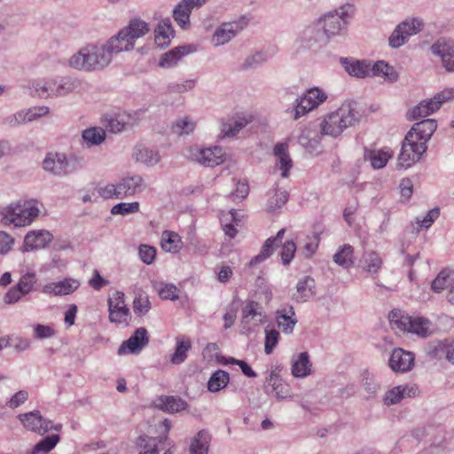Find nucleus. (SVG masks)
Returning <instances> with one entry per match:
<instances>
[{
    "mask_svg": "<svg viewBox=\"0 0 454 454\" xmlns=\"http://www.w3.org/2000/svg\"><path fill=\"white\" fill-rule=\"evenodd\" d=\"M437 129L434 119H425L413 124L406 134L398 156V165L407 168L419 161L427 150V142Z\"/></svg>",
    "mask_w": 454,
    "mask_h": 454,
    "instance_id": "obj_1",
    "label": "nucleus"
},
{
    "mask_svg": "<svg viewBox=\"0 0 454 454\" xmlns=\"http://www.w3.org/2000/svg\"><path fill=\"white\" fill-rule=\"evenodd\" d=\"M31 89L41 98H61L83 89V82L76 77L63 76L37 79Z\"/></svg>",
    "mask_w": 454,
    "mask_h": 454,
    "instance_id": "obj_2",
    "label": "nucleus"
},
{
    "mask_svg": "<svg viewBox=\"0 0 454 454\" xmlns=\"http://www.w3.org/2000/svg\"><path fill=\"white\" fill-rule=\"evenodd\" d=\"M361 118L354 101L343 103L335 112L329 114L321 123V132L333 137L348 127L356 125Z\"/></svg>",
    "mask_w": 454,
    "mask_h": 454,
    "instance_id": "obj_3",
    "label": "nucleus"
},
{
    "mask_svg": "<svg viewBox=\"0 0 454 454\" xmlns=\"http://www.w3.org/2000/svg\"><path fill=\"white\" fill-rule=\"evenodd\" d=\"M113 58L106 43L88 45L69 59V66L77 70L95 71L107 67Z\"/></svg>",
    "mask_w": 454,
    "mask_h": 454,
    "instance_id": "obj_4",
    "label": "nucleus"
},
{
    "mask_svg": "<svg viewBox=\"0 0 454 454\" xmlns=\"http://www.w3.org/2000/svg\"><path fill=\"white\" fill-rule=\"evenodd\" d=\"M388 319L393 330L411 333L422 339L433 335L435 332L434 325L428 318L420 316L411 317L399 309H393L388 315Z\"/></svg>",
    "mask_w": 454,
    "mask_h": 454,
    "instance_id": "obj_5",
    "label": "nucleus"
},
{
    "mask_svg": "<svg viewBox=\"0 0 454 454\" xmlns=\"http://www.w3.org/2000/svg\"><path fill=\"white\" fill-rule=\"evenodd\" d=\"M39 208L33 200L19 201L3 210L2 223L16 227L29 225L39 215Z\"/></svg>",
    "mask_w": 454,
    "mask_h": 454,
    "instance_id": "obj_6",
    "label": "nucleus"
},
{
    "mask_svg": "<svg viewBox=\"0 0 454 454\" xmlns=\"http://www.w3.org/2000/svg\"><path fill=\"white\" fill-rule=\"evenodd\" d=\"M354 13V5L346 4L340 9L325 14L318 23L327 41L340 35L347 28V26Z\"/></svg>",
    "mask_w": 454,
    "mask_h": 454,
    "instance_id": "obj_7",
    "label": "nucleus"
},
{
    "mask_svg": "<svg viewBox=\"0 0 454 454\" xmlns=\"http://www.w3.org/2000/svg\"><path fill=\"white\" fill-rule=\"evenodd\" d=\"M42 168L48 174L64 177L80 168V163L75 156H67L63 153H47L41 163Z\"/></svg>",
    "mask_w": 454,
    "mask_h": 454,
    "instance_id": "obj_8",
    "label": "nucleus"
},
{
    "mask_svg": "<svg viewBox=\"0 0 454 454\" xmlns=\"http://www.w3.org/2000/svg\"><path fill=\"white\" fill-rule=\"evenodd\" d=\"M327 98L326 94L318 88H311L306 90L300 98L295 99V103L291 109H288L294 120H298L309 111L317 108Z\"/></svg>",
    "mask_w": 454,
    "mask_h": 454,
    "instance_id": "obj_9",
    "label": "nucleus"
},
{
    "mask_svg": "<svg viewBox=\"0 0 454 454\" xmlns=\"http://www.w3.org/2000/svg\"><path fill=\"white\" fill-rule=\"evenodd\" d=\"M19 419L27 429L40 434H44L52 429L59 431L62 427L61 424L54 425L52 421L43 418L38 411L20 414Z\"/></svg>",
    "mask_w": 454,
    "mask_h": 454,
    "instance_id": "obj_10",
    "label": "nucleus"
},
{
    "mask_svg": "<svg viewBox=\"0 0 454 454\" xmlns=\"http://www.w3.org/2000/svg\"><path fill=\"white\" fill-rule=\"evenodd\" d=\"M109 320L115 324H128L129 309L125 304V295L121 291H115L108 298Z\"/></svg>",
    "mask_w": 454,
    "mask_h": 454,
    "instance_id": "obj_11",
    "label": "nucleus"
},
{
    "mask_svg": "<svg viewBox=\"0 0 454 454\" xmlns=\"http://www.w3.org/2000/svg\"><path fill=\"white\" fill-rule=\"evenodd\" d=\"M149 343L147 330L144 327L137 328L134 333L118 348V355L139 354L141 350Z\"/></svg>",
    "mask_w": 454,
    "mask_h": 454,
    "instance_id": "obj_12",
    "label": "nucleus"
},
{
    "mask_svg": "<svg viewBox=\"0 0 454 454\" xmlns=\"http://www.w3.org/2000/svg\"><path fill=\"white\" fill-rule=\"evenodd\" d=\"M415 356L411 351L395 348L388 360V365L395 372H406L412 369Z\"/></svg>",
    "mask_w": 454,
    "mask_h": 454,
    "instance_id": "obj_13",
    "label": "nucleus"
},
{
    "mask_svg": "<svg viewBox=\"0 0 454 454\" xmlns=\"http://www.w3.org/2000/svg\"><path fill=\"white\" fill-rule=\"evenodd\" d=\"M117 184L119 189V194L117 195L118 200H122L137 193H140L146 187L144 179L138 175L124 176Z\"/></svg>",
    "mask_w": 454,
    "mask_h": 454,
    "instance_id": "obj_14",
    "label": "nucleus"
},
{
    "mask_svg": "<svg viewBox=\"0 0 454 454\" xmlns=\"http://www.w3.org/2000/svg\"><path fill=\"white\" fill-rule=\"evenodd\" d=\"M275 319L278 326L286 334L293 333L298 323L294 309L290 304H283L275 312Z\"/></svg>",
    "mask_w": 454,
    "mask_h": 454,
    "instance_id": "obj_15",
    "label": "nucleus"
},
{
    "mask_svg": "<svg viewBox=\"0 0 454 454\" xmlns=\"http://www.w3.org/2000/svg\"><path fill=\"white\" fill-rule=\"evenodd\" d=\"M244 28L240 21L223 23L214 33L212 41L215 46H220L230 42Z\"/></svg>",
    "mask_w": 454,
    "mask_h": 454,
    "instance_id": "obj_16",
    "label": "nucleus"
},
{
    "mask_svg": "<svg viewBox=\"0 0 454 454\" xmlns=\"http://www.w3.org/2000/svg\"><path fill=\"white\" fill-rule=\"evenodd\" d=\"M52 234L45 230L31 231L24 239L23 251H32L46 247L52 240Z\"/></svg>",
    "mask_w": 454,
    "mask_h": 454,
    "instance_id": "obj_17",
    "label": "nucleus"
},
{
    "mask_svg": "<svg viewBox=\"0 0 454 454\" xmlns=\"http://www.w3.org/2000/svg\"><path fill=\"white\" fill-rule=\"evenodd\" d=\"M299 42L304 48H313L317 44L328 42L317 22L305 27L299 35Z\"/></svg>",
    "mask_w": 454,
    "mask_h": 454,
    "instance_id": "obj_18",
    "label": "nucleus"
},
{
    "mask_svg": "<svg viewBox=\"0 0 454 454\" xmlns=\"http://www.w3.org/2000/svg\"><path fill=\"white\" fill-rule=\"evenodd\" d=\"M253 120L252 115L237 114L233 117L223 121L221 134L223 137H235L244 127Z\"/></svg>",
    "mask_w": 454,
    "mask_h": 454,
    "instance_id": "obj_19",
    "label": "nucleus"
},
{
    "mask_svg": "<svg viewBox=\"0 0 454 454\" xmlns=\"http://www.w3.org/2000/svg\"><path fill=\"white\" fill-rule=\"evenodd\" d=\"M167 436L151 437L141 435L137 440L138 454H159L167 445Z\"/></svg>",
    "mask_w": 454,
    "mask_h": 454,
    "instance_id": "obj_20",
    "label": "nucleus"
},
{
    "mask_svg": "<svg viewBox=\"0 0 454 454\" xmlns=\"http://www.w3.org/2000/svg\"><path fill=\"white\" fill-rule=\"evenodd\" d=\"M285 233L286 229H281L278 231L275 237H270L266 239L260 253L251 259L249 263L250 266L261 263L269 258L273 254L274 250L282 244Z\"/></svg>",
    "mask_w": 454,
    "mask_h": 454,
    "instance_id": "obj_21",
    "label": "nucleus"
},
{
    "mask_svg": "<svg viewBox=\"0 0 454 454\" xmlns=\"http://www.w3.org/2000/svg\"><path fill=\"white\" fill-rule=\"evenodd\" d=\"M196 160L207 167L220 165L224 160V152L220 146L200 149L195 154Z\"/></svg>",
    "mask_w": 454,
    "mask_h": 454,
    "instance_id": "obj_22",
    "label": "nucleus"
},
{
    "mask_svg": "<svg viewBox=\"0 0 454 454\" xmlns=\"http://www.w3.org/2000/svg\"><path fill=\"white\" fill-rule=\"evenodd\" d=\"M80 286V283L74 278H65L58 282L45 285L42 291L47 294L67 295L73 294Z\"/></svg>",
    "mask_w": 454,
    "mask_h": 454,
    "instance_id": "obj_23",
    "label": "nucleus"
},
{
    "mask_svg": "<svg viewBox=\"0 0 454 454\" xmlns=\"http://www.w3.org/2000/svg\"><path fill=\"white\" fill-rule=\"evenodd\" d=\"M175 36V30L168 18L161 20L154 30V42L160 48H165L170 44Z\"/></svg>",
    "mask_w": 454,
    "mask_h": 454,
    "instance_id": "obj_24",
    "label": "nucleus"
},
{
    "mask_svg": "<svg viewBox=\"0 0 454 454\" xmlns=\"http://www.w3.org/2000/svg\"><path fill=\"white\" fill-rule=\"evenodd\" d=\"M195 7L194 0H182L173 10V18L183 29L190 26V15Z\"/></svg>",
    "mask_w": 454,
    "mask_h": 454,
    "instance_id": "obj_25",
    "label": "nucleus"
},
{
    "mask_svg": "<svg viewBox=\"0 0 454 454\" xmlns=\"http://www.w3.org/2000/svg\"><path fill=\"white\" fill-rule=\"evenodd\" d=\"M439 103V101H434L433 98L422 100L419 104L407 112V119L410 121H415L427 117L439 109V105H437Z\"/></svg>",
    "mask_w": 454,
    "mask_h": 454,
    "instance_id": "obj_26",
    "label": "nucleus"
},
{
    "mask_svg": "<svg viewBox=\"0 0 454 454\" xmlns=\"http://www.w3.org/2000/svg\"><path fill=\"white\" fill-rule=\"evenodd\" d=\"M195 50V47L191 44L176 47L162 55L160 60V66L166 68L171 67L183 57L193 52Z\"/></svg>",
    "mask_w": 454,
    "mask_h": 454,
    "instance_id": "obj_27",
    "label": "nucleus"
},
{
    "mask_svg": "<svg viewBox=\"0 0 454 454\" xmlns=\"http://www.w3.org/2000/svg\"><path fill=\"white\" fill-rule=\"evenodd\" d=\"M195 50V47L191 44L176 47L162 55L160 60V66L166 68L171 67L183 57L193 52Z\"/></svg>",
    "mask_w": 454,
    "mask_h": 454,
    "instance_id": "obj_28",
    "label": "nucleus"
},
{
    "mask_svg": "<svg viewBox=\"0 0 454 454\" xmlns=\"http://www.w3.org/2000/svg\"><path fill=\"white\" fill-rule=\"evenodd\" d=\"M195 50V47L191 44L176 47L162 55L160 60V66L166 68L171 67L183 57L193 52Z\"/></svg>",
    "mask_w": 454,
    "mask_h": 454,
    "instance_id": "obj_29",
    "label": "nucleus"
},
{
    "mask_svg": "<svg viewBox=\"0 0 454 454\" xmlns=\"http://www.w3.org/2000/svg\"><path fill=\"white\" fill-rule=\"evenodd\" d=\"M341 63L345 67V70L352 76L357 78L371 76V62L368 60L343 59Z\"/></svg>",
    "mask_w": 454,
    "mask_h": 454,
    "instance_id": "obj_30",
    "label": "nucleus"
},
{
    "mask_svg": "<svg viewBox=\"0 0 454 454\" xmlns=\"http://www.w3.org/2000/svg\"><path fill=\"white\" fill-rule=\"evenodd\" d=\"M273 153L277 158V166L282 171V177H287L293 167V161L288 153V145L286 143H278L274 146Z\"/></svg>",
    "mask_w": 454,
    "mask_h": 454,
    "instance_id": "obj_31",
    "label": "nucleus"
},
{
    "mask_svg": "<svg viewBox=\"0 0 454 454\" xmlns=\"http://www.w3.org/2000/svg\"><path fill=\"white\" fill-rule=\"evenodd\" d=\"M360 262L363 270L371 276L378 274L383 266L380 254L372 250L364 252Z\"/></svg>",
    "mask_w": 454,
    "mask_h": 454,
    "instance_id": "obj_32",
    "label": "nucleus"
},
{
    "mask_svg": "<svg viewBox=\"0 0 454 454\" xmlns=\"http://www.w3.org/2000/svg\"><path fill=\"white\" fill-rule=\"evenodd\" d=\"M265 317L262 308L257 301H248L242 309V324H248L250 320L262 324Z\"/></svg>",
    "mask_w": 454,
    "mask_h": 454,
    "instance_id": "obj_33",
    "label": "nucleus"
},
{
    "mask_svg": "<svg viewBox=\"0 0 454 454\" xmlns=\"http://www.w3.org/2000/svg\"><path fill=\"white\" fill-rule=\"evenodd\" d=\"M149 30V26L145 21L140 19H133L129 21L128 26L121 29V35L128 36L135 44L136 39L144 36Z\"/></svg>",
    "mask_w": 454,
    "mask_h": 454,
    "instance_id": "obj_34",
    "label": "nucleus"
},
{
    "mask_svg": "<svg viewBox=\"0 0 454 454\" xmlns=\"http://www.w3.org/2000/svg\"><path fill=\"white\" fill-rule=\"evenodd\" d=\"M106 44L112 57L114 54H118L121 51H129L135 46L128 36L121 35V29L117 35L112 36Z\"/></svg>",
    "mask_w": 454,
    "mask_h": 454,
    "instance_id": "obj_35",
    "label": "nucleus"
},
{
    "mask_svg": "<svg viewBox=\"0 0 454 454\" xmlns=\"http://www.w3.org/2000/svg\"><path fill=\"white\" fill-rule=\"evenodd\" d=\"M371 76H380L390 82H395L398 80L397 72L384 60H379L372 66L371 65Z\"/></svg>",
    "mask_w": 454,
    "mask_h": 454,
    "instance_id": "obj_36",
    "label": "nucleus"
},
{
    "mask_svg": "<svg viewBox=\"0 0 454 454\" xmlns=\"http://www.w3.org/2000/svg\"><path fill=\"white\" fill-rule=\"evenodd\" d=\"M192 348V341L184 336H177L176 338V348L170 357L173 364H180L187 358V353Z\"/></svg>",
    "mask_w": 454,
    "mask_h": 454,
    "instance_id": "obj_37",
    "label": "nucleus"
},
{
    "mask_svg": "<svg viewBox=\"0 0 454 454\" xmlns=\"http://www.w3.org/2000/svg\"><path fill=\"white\" fill-rule=\"evenodd\" d=\"M315 280L306 276L300 279L296 286V294L294 298L298 302H304L314 294Z\"/></svg>",
    "mask_w": 454,
    "mask_h": 454,
    "instance_id": "obj_38",
    "label": "nucleus"
},
{
    "mask_svg": "<svg viewBox=\"0 0 454 454\" xmlns=\"http://www.w3.org/2000/svg\"><path fill=\"white\" fill-rule=\"evenodd\" d=\"M312 364L308 352H301L292 364V374L295 378L307 377L311 373Z\"/></svg>",
    "mask_w": 454,
    "mask_h": 454,
    "instance_id": "obj_39",
    "label": "nucleus"
},
{
    "mask_svg": "<svg viewBox=\"0 0 454 454\" xmlns=\"http://www.w3.org/2000/svg\"><path fill=\"white\" fill-rule=\"evenodd\" d=\"M211 435L207 430H200L192 439L190 454H208Z\"/></svg>",
    "mask_w": 454,
    "mask_h": 454,
    "instance_id": "obj_40",
    "label": "nucleus"
},
{
    "mask_svg": "<svg viewBox=\"0 0 454 454\" xmlns=\"http://www.w3.org/2000/svg\"><path fill=\"white\" fill-rule=\"evenodd\" d=\"M449 345L450 339L431 341L426 348L427 355L431 359L445 358L448 360Z\"/></svg>",
    "mask_w": 454,
    "mask_h": 454,
    "instance_id": "obj_41",
    "label": "nucleus"
},
{
    "mask_svg": "<svg viewBox=\"0 0 454 454\" xmlns=\"http://www.w3.org/2000/svg\"><path fill=\"white\" fill-rule=\"evenodd\" d=\"M333 262L343 269H349L354 265V248L348 244L340 246L333 255Z\"/></svg>",
    "mask_w": 454,
    "mask_h": 454,
    "instance_id": "obj_42",
    "label": "nucleus"
},
{
    "mask_svg": "<svg viewBox=\"0 0 454 454\" xmlns=\"http://www.w3.org/2000/svg\"><path fill=\"white\" fill-rule=\"evenodd\" d=\"M390 157L391 153L388 148L379 151L366 150L364 153V159L370 160L372 168L375 169L385 167Z\"/></svg>",
    "mask_w": 454,
    "mask_h": 454,
    "instance_id": "obj_43",
    "label": "nucleus"
},
{
    "mask_svg": "<svg viewBox=\"0 0 454 454\" xmlns=\"http://www.w3.org/2000/svg\"><path fill=\"white\" fill-rule=\"evenodd\" d=\"M157 405L160 410L173 413L185 410L187 403L177 396H160Z\"/></svg>",
    "mask_w": 454,
    "mask_h": 454,
    "instance_id": "obj_44",
    "label": "nucleus"
},
{
    "mask_svg": "<svg viewBox=\"0 0 454 454\" xmlns=\"http://www.w3.org/2000/svg\"><path fill=\"white\" fill-rule=\"evenodd\" d=\"M454 281V271L449 269L442 270L431 283V289L434 293H442L445 288L449 289Z\"/></svg>",
    "mask_w": 454,
    "mask_h": 454,
    "instance_id": "obj_45",
    "label": "nucleus"
},
{
    "mask_svg": "<svg viewBox=\"0 0 454 454\" xmlns=\"http://www.w3.org/2000/svg\"><path fill=\"white\" fill-rule=\"evenodd\" d=\"M268 381L277 399H285L290 396L291 388L289 385L284 382L276 372H270Z\"/></svg>",
    "mask_w": 454,
    "mask_h": 454,
    "instance_id": "obj_46",
    "label": "nucleus"
},
{
    "mask_svg": "<svg viewBox=\"0 0 454 454\" xmlns=\"http://www.w3.org/2000/svg\"><path fill=\"white\" fill-rule=\"evenodd\" d=\"M182 245L180 236L170 231H165L161 236V247L166 252L176 254L177 253Z\"/></svg>",
    "mask_w": 454,
    "mask_h": 454,
    "instance_id": "obj_47",
    "label": "nucleus"
},
{
    "mask_svg": "<svg viewBox=\"0 0 454 454\" xmlns=\"http://www.w3.org/2000/svg\"><path fill=\"white\" fill-rule=\"evenodd\" d=\"M230 380L229 373L223 370L215 372L207 382V389L210 392H218L224 388Z\"/></svg>",
    "mask_w": 454,
    "mask_h": 454,
    "instance_id": "obj_48",
    "label": "nucleus"
},
{
    "mask_svg": "<svg viewBox=\"0 0 454 454\" xmlns=\"http://www.w3.org/2000/svg\"><path fill=\"white\" fill-rule=\"evenodd\" d=\"M412 388H409L408 386H397L388 390L384 397V403L386 405H392L398 403L405 395L411 396Z\"/></svg>",
    "mask_w": 454,
    "mask_h": 454,
    "instance_id": "obj_49",
    "label": "nucleus"
},
{
    "mask_svg": "<svg viewBox=\"0 0 454 454\" xmlns=\"http://www.w3.org/2000/svg\"><path fill=\"white\" fill-rule=\"evenodd\" d=\"M59 434H51L39 441L27 454H46L55 448L59 442Z\"/></svg>",
    "mask_w": 454,
    "mask_h": 454,
    "instance_id": "obj_50",
    "label": "nucleus"
},
{
    "mask_svg": "<svg viewBox=\"0 0 454 454\" xmlns=\"http://www.w3.org/2000/svg\"><path fill=\"white\" fill-rule=\"evenodd\" d=\"M289 194L286 190L274 188L273 195L270 197L267 205V211L274 212L281 208L287 202Z\"/></svg>",
    "mask_w": 454,
    "mask_h": 454,
    "instance_id": "obj_51",
    "label": "nucleus"
},
{
    "mask_svg": "<svg viewBox=\"0 0 454 454\" xmlns=\"http://www.w3.org/2000/svg\"><path fill=\"white\" fill-rule=\"evenodd\" d=\"M195 127V121H193L190 117L184 116L173 122L171 130L176 135L183 136L192 132Z\"/></svg>",
    "mask_w": 454,
    "mask_h": 454,
    "instance_id": "obj_52",
    "label": "nucleus"
},
{
    "mask_svg": "<svg viewBox=\"0 0 454 454\" xmlns=\"http://www.w3.org/2000/svg\"><path fill=\"white\" fill-rule=\"evenodd\" d=\"M82 138L89 146L98 145L106 138V131L98 127L87 129L82 131Z\"/></svg>",
    "mask_w": 454,
    "mask_h": 454,
    "instance_id": "obj_53",
    "label": "nucleus"
},
{
    "mask_svg": "<svg viewBox=\"0 0 454 454\" xmlns=\"http://www.w3.org/2000/svg\"><path fill=\"white\" fill-rule=\"evenodd\" d=\"M431 51L439 57L454 52V43L452 40L445 37L438 39L432 46Z\"/></svg>",
    "mask_w": 454,
    "mask_h": 454,
    "instance_id": "obj_54",
    "label": "nucleus"
},
{
    "mask_svg": "<svg viewBox=\"0 0 454 454\" xmlns=\"http://www.w3.org/2000/svg\"><path fill=\"white\" fill-rule=\"evenodd\" d=\"M36 281L37 278L35 272L34 270H29L21 276L16 286L21 290V293L26 295L33 290L34 285Z\"/></svg>",
    "mask_w": 454,
    "mask_h": 454,
    "instance_id": "obj_55",
    "label": "nucleus"
},
{
    "mask_svg": "<svg viewBox=\"0 0 454 454\" xmlns=\"http://www.w3.org/2000/svg\"><path fill=\"white\" fill-rule=\"evenodd\" d=\"M423 22L419 19H412L410 20L403 21L399 24V27H404L402 28L404 36L409 39L411 35H416L423 28Z\"/></svg>",
    "mask_w": 454,
    "mask_h": 454,
    "instance_id": "obj_56",
    "label": "nucleus"
},
{
    "mask_svg": "<svg viewBox=\"0 0 454 454\" xmlns=\"http://www.w3.org/2000/svg\"><path fill=\"white\" fill-rule=\"evenodd\" d=\"M140 205L138 202H121L116 205H114L111 208V214L112 215H126L129 214L137 213L139 211Z\"/></svg>",
    "mask_w": 454,
    "mask_h": 454,
    "instance_id": "obj_57",
    "label": "nucleus"
},
{
    "mask_svg": "<svg viewBox=\"0 0 454 454\" xmlns=\"http://www.w3.org/2000/svg\"><path fill=\"white\" fill-rule=\"evenodd\" d=\"M136 155L137 160L151 166L155 165L160 160L157 152L145 147L138 149Z\"/></svg>",
    "mask_w": 454,
    "mask_h": 454,
    "instance_id": "obj_58",
    "label": "nucleus"
},
{
    "mask_svg": "<svg viewBox=\"0 0 454 454\" xmlns=\"http://www.w3.org/2000/svg\"><path fill=\"white\" fill-rule=\"evenodd\" d=\"M151 309V301L145 294H139L133 301V310L137 316H145Z\"/></svg>",
    "mask_w": 454,
    "mask_h": 454,
    "instance_id": "obj_59",
    "label": "nucleus"
},
{
    "mask_svg": "<svg viewBox=\"0 0 454 454\" xmlns=\"http://www.w3.org/2000/svg\"><path fill=\"white\" fill-rule=\"evenodd\" d=\"M269 59V55L265 51H258L254 54L247 57L243 63V68H256L259 66L262 65Z\"/></svg>",
    "mask_w": 454,
    "mask_h": 454,
    "instance_id": "obj_60",
    "label": "nucleus"
},
{
    "mask_svg": "<svg viewBox=\"0 0 454 454\" xmlns=\"http://www.w3.org/2000/svg\"><path fill=\"white\" fill-rule=\"evenodd\" d=\"M296 244L294 240H287L282 245L280 257L284 265H289L295 254Z\"/></svg>",
    "mask_w": 454,
    "mask_h": 454,
    "instance_id": "obj_61",
    "label": "nucleus"
},
{
    "mask_svg": "<svg viewBox=\"0 0 454 454\" xmlns=\"http://www.w3.org/2000/svg\"><path fill=\"white\" fill-rule=\"evenodd\" d=\"M279 340V333L276 329H265L264 351L267 355L272 353Z\"/></svg>",
    "mask_w": 454,
    "mask_h": 454,
    "instance_id": "obj_62",
    "label": "nucleus"
},
{
    "mask_svg": "<svg viewBox=\"0 0 454 454\" xmlns=\"http://www.w3.org/2000/svg\"><path fill=\"white\" fill-rule=\"evenodd\" d=\"M319 235L313 233L312 236H307L305 244L302 247V254L306 258H310L317 251L319 245Z\"/></svg>",
    "mask_w": 454,
    "mask_h": 454,
    "instance_id": "obj_63",
    "label": "nucleus"
},
{
    "mask_svg": "<svg viewBox=\"0 0 454 454\" xmlns=\"http://www.w3.org/2000/svg\"><path fill=\"white\" fill-rule=\"evenodd\" d=\"M138 255L141 261L145 264H152L156 256V249L149 245H140L138 247Z\"/></svg>",
    "mask_w": 454,
    "mask_h": 454,
    "instance_id": "obj_64",
    "label": "nucleus"
}]
</instances>
